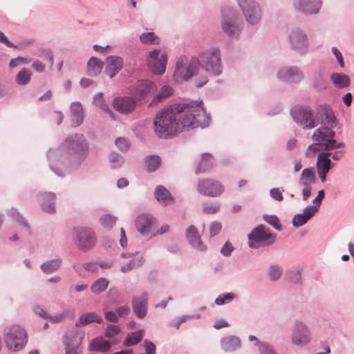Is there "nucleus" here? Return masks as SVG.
I'll return each instance as SVG.
<instances>
[{
    "mask_svg": "<svg viewBox=\"0 0 354 354\" xmlns=\"http://www.w3.org/2000/svg\"><path fill=\"white\" fill-rule=\"evenodd\" d=\"M154 219L152 215L142 214L139 215L136 220V227L137 230L142 235L149 234Z\"/></svg>",
    "mask_w": 354,
    "mask_h": 354,
    "instance_id": "nucleus-20",
    "label": "nucleus"
},
{
    "mask_svg": "<svg viewBox=\"0 0 354 354\" xmlns=\"http://www.w3.org/2000/svg\"><path fill=\"white\" fill-rule=\"evenodd\" d=\"M156 201L164 206L174 202L170 192L162 185L156 186Z\"/></svg>",
    "mask_w": 354,
    "mask_h": 354,
    "instance_id": "nucleus-26",
    "label": "nucleus"
},
{
    "mask_svg": "<svg viewBox=\"0 0 354 354\" xmlns=\"http://www.w3.org/2000/svg\"><path fill=\"white\" fill-rule=\"evenodd\" d=\"M167 65V52L156 49V75H162L165 72Z\"/></svg>",
    "mask_w": 354,
    "mask_h": 354,
    "instance_id": "nucleus-32",
    "label": "nucleus"
},
{
    "mask_svg": "<svg viewBox=\"0 0 354 354\" xmlns=\"http://www.w3.org/2000/svg\"><path fill=\"white\" fill-rule=\"evenodd\" d=\"M212 167V156L210 153H204L202 154L201 162L196 169V174L207 171L211 169Z\"/></svg>",
    "mask_w": 354,
    "mask_h": 354,
    "instance_id": "nucleus-36",
    "label": "nucleus"
},
{
    "mask_svg": "<svg viewBox=\"0 0 354 354\" xmlns=\"http://www.w3.org/2000/svg\"><path fill=\"white\" fill-rule=\"evenodd\" d=\"M32 72L30 69L23 68L16 75V82L21 86L26 85L30 81Z\"/></svg>",
    "mask_w": 354,
    "mask_h": 354,
    "instance_id": "nucleus-41",
    "label": "nucleus"
},
{
    "mask_svg": "<svg viewBox=\"0 0 354 354\" xmlns=\"http://www.w3.org/2000/svg\"><path fill=\"white\" fill-rule=\"evenodd\" d=\"M283 189H280L279 188H272L270 190V196L277 201H282L283 200V196L282 195V192Z\"/></svg>",
    "mask_w": 354,
    "mask_h": 354,
    "instance_id": "nucleus-63",
    "label": "nucleus"
},
{
    "mask_svg": "<svg viewBox=\"0 0 354 354\" xmlns=\"http://www.w3.org/2000/svg\"><path fill=\"white\" fill-rule=\"evenodd\" d=\"M201 64L198 58L192 56L190 59L185 56L178 58L173 73V80L176 83L188 81L199 74Z\"/></svg>",
    "mask_w": 354,
    "mask_h": 354,
    "instance_id": "nucleus-4",
    "label": "nucleus"
},
{
    "mask_svg": "<svg viewBox=\"0 0 354 354\" xmlns=\"http://www.w3.org/2000/svg\"><path fill=\"white\" fill-rule=\"evenodd\" d=\"M283 273L282 268L277 264H272L268 268V277L270 281H278Z\"/></svg>",
    "mask_w": 354,
    "mask_h": 354,
    "instance_id": "nucleus-43",
    "label": "nucleus"
},
{
    "mask_svg": "<svg viewBox=\"0 0 354 354\" xmlns=\"http://www.w3.org/2000/svg\"><path fill=\"white\" fill-rule=\"evenodd\" d=\"M73 236L75 245L82 252L91 250L97 241L95 232L89 227H75Z\"/></svg>",
    "mask_w": 354,
    "mask_h": 354,
    "instance_id": "nucleus-9",
    "label": "nucleus"
},
{
    "mask_svg": "<svg viewBox=\"0 0 354 354\" xmlns=\"http://www.w3.org/2000/svg\"><path fill=\"white\" fill-rule=\"evenodd\" d=\"M209 120L202 100L174 104L156 115V134L162 138H170L183 131L207 127Z\"/></svg>",
    "mask_w": 354,
    "mask_h": 354,
    "instance_id": "nucleus-1",
    "label": "nucleus"
},
{
    "mask_svg": "<svg viewBox=\"0 0 354 354\" xmlns=\"http://www.w3.org/2000/svg\"><path fill=\"white\" fill-rule=\"evenodd\" d=\"M140 40L143 44H152L155 41V33L153 32H144L140 35Z\"/></svg>",
    "mask_w": 354,
    "mask_h": 354,
    "instance_id": "nucleus-56",
    "label": "nucleus"
},
{
    "mask_svg": "<svg viewBox=\"0 0 354 354\" xmlns=\"http://www.w3.org/2000/svg\"><path fill=\"white\" fill-rule=\"evenodd\" d=\"M104 63L95 57H91L87 63L89 75L96 76L100 73Z\"/></svg>",
    "mask_w": 354,
    "mask_h": 354,
    "instance_id": "nucleus-33",
    "label": "nucleus"
},
{
    "mask_svg": "<svg viewBox=\"0 0 354 354\" xmlns=\"http://www.w3.org/2000/svg\"><path fill=\"white\" fill-rule=\"evenodd\" d=\"M72 126L79 127L84 120V113L82 104L75 102L70 106Z\"/></svg>",
    "mask_w": 354,
    "mask_h": 354,
    "instance_id": "nucleus-23",
    "label": "nucleus"
},
{
    "mask_svg": "<svg viewBox=\"0 0 354 354\" xmlns=\"http://www.w3.org/2000/svg\"><path fill=\"white\" fill-rule=\"evenodd\" d=\"M248 245L250 248L257 249L260 246L270 245L275 241V236L265 230L263 224L257 225L248 236Z\"/></svg>",
    "mask_w": 354,
    "mask_h": 354,
    "instance_id": "nucleus-11",
    "label": "nucleus"
},
{
    "mask_svg": "<svg viewBox=\"0 0 354 354\" xmlns=\"http://www.w3.org/2000/svg\"><path fill=\"white\" fill-rule=\"evenodd\" d=\"M197 191L203 196L216 197L224 192V187L215 179L206 178L198 181Z\"/></svg>",
    "mask_w": 354,
    "mask_h": 354,
    "instance_id": "nucleus-13",
    "label": "nucleus"
},
{
    "mask_svg": "<svg viewBox=\"0 0 354 354\" xmlns=\"http://www.w3.org/2000/svg\"><path fill=\"white\" fill-rule=\"evenodd\" d=\"M29 62H30V60L28 59L19 56L17 57L10 59V63H9V66L10 68H15L20 64H28Z\"/></svg>",
    "mask_w": 354,
    "mask_h": 354,
    "instance_id": "nucleus-60",
    "label": "nucleus"
},
{
    "mask_svg": "<svg viewBox=\"0 0 354 354\" xmlns=\"http://www.w3.org/2000/svg\"><path fill=\"white\" fill-rule=\"evenodd\" d=\"M103 319L101 316L98 315L95 313H86L81 315L75 322V327H80L88 324L96 322L101 324Z\"/></svg>",
    "mask_w": 354,
    "mask_h": 354,
    "instance_id": "nucleus-27",
    "label": "nucleus"
},
{
    "mask_svg": "<svg viewBox=\"0 0 354 354\" xmlns=\"http://www.w3.org/2000/svg\"><path fill=\"white\" fill-rule=\"evenodd\" d=\"M197 57L200 61L201 69L215 76L222 73L221 52L218 48H214L211 50L203 52Z\"/></svg>",
    "mask_w": 354,
    "mask_h": 354,
    "instance_id": "nucleus-6",
    "label": "nucleus"
},
{
    "mask_svg": "<svg viewBox=\"0 0 354 354\" xmlns=\"http://www.w3.org/2000/svg\"><path fill=\"white\" fill-rule=\"evenodd\" d=\"M88 144L82 134L67 136L62 145L47 152L50 170L59 176H63L68 166L78 167L87 158Z\"/></svg>",
    "mask_w": 354,
    "mask_h": 354,
    "instance_id": "nucleus-2",
    "label": "nucleus"
},
{
    "mask_svg": "<svg viewBox=\"0 0 354 354\" xmlns=\"http://www.w3.org/2000/svg\"><path fill=\"white\" fill-rule=\"evenodd\" d=\"M84 333L73 328L67 330L63 336L66 354H80V345Z\"/></svg>",
    "mask_w": 354,
    "mask_h": 354,
    "instance_id": "nucleus-12",
    "label": "nucleus"
},
{
    "mask_svg": "<svg viewBox=\"0 0 354 354\" xmlns=\"http://www.w3.org/2000/svg\"><path fill=\"white\" fill-rule=\"evenodd\" d=\"M222 229V224L218 221H213L210 223L209 230L211 237L217 235Z\"/></svg>",
    "mask_w": 354,
    "mask_h": 354,
    "instance_id": "nucleus-58",
    "label": "nucleus"
},
{
    "mask_svg": "<svg viewBox=\"0 0 354 354\" xmlns=\"http://www.w3.org/2000/svg\"><path fill=\"white\" fill-rule=\"evenodd\" d=\"M146 62L151 73H155V49L149 53Z\"/></svg>",
    "mask_w": 354,
    "mask_h": 354,
    "instance_id": "nucleus-59",
    "label": "nucleus"
},
{
    "mask_svg": "<svg viewBox=\"0 0 354 354\" xmlns=\"http://www.w3.org/2000/svg\"><path fill=\"white\" fill-rule=\"evenodd\" d=\"M173 88L169 85H163L156 93V102L163 100L173 94Z\"/></svg>",
    "mask_w": 354,
    "mask_h": 354,
    "instance_id": "nucleus-45",
    "label": "nucleus"
},
{
    "mask_svg": "<svg viewBox=\"0 0 354 354\" xmlns=\"http://www.w3.org/2000/svg\"><path fill=\"white\" fill-rule=\"evenodd\" d=\"M294 121L304 129H312L319 124L334 127L336 118L330 106L319 105L316 110L306 105L296 106L291 109Z\"/></svg>",
    "mask_w": 354,
    "mask_h": 354,
    "instance_id": "nucleus-3",
    "label": "nucleus"
},
{
    "mask_svg": "<svg viewBox=\"0 0 354 354\" xmlns=\"http://www.w3.org/2000/svg\"><path fill=\"white\" fill-rule=\"evenodd\" d=\"M281 81L297 84L304 77L302 71L297 66H283L279 68L277 75Z\"/></svg>",
    "mask_w": 354,
    "mask_h": 354,
    "instance_id": "nucleus-15",
    "label": "nucleus"
},
{
    "mask_svg": "<svg viewBox=\"0 0 354 354\" xmlns=\"http://www.w3.org/2000/svg\"><path fill=\"white\" fill-rule=\"evenodd\" d=\"M121 332V328L118 325L109 324L106 326L104 336L107 338H112Z\"/></svg>",
    "mask_w": 354,
    "mask_h": 354,
    "instance_id": "nucleus-51",
    "label": "nucleus"
},
{
    "mask_svg": "<svg viewBox=\"0 0 354 354\" xmlns=\"http://www.w3.org/2000/svg\"><path fill=\"white\" fill-rule=\"evenodd\" d=\"M145 168L149 173L155 171V155H148L145 158Z\"/></svg>",
    "mask_w": 354,
    "mask_h": 354,
    "instance_id": "nucleus-53",
    "label": "nucleus"
},
{
    "mask_svg": "<svg viewBox=\"0 0 354 354\" xmlns=\"http://www.w3.org/2000/svg\"><path fill=\"white\" fill-rule=\"evenodd\" d=\"M186 238L193 248L199 250H204L205 249L202 244L201 237L195 226L190 225L187 228Z\"/></svg>",
    "mask_w": 354,
    "mask_h": 354,
    "instance_id": "nucleus-22",
    "label": "nucleus"
},
{
    "mask_svg": "<svg viewBox=\"0 0 354 354\" xmlns=\"http://www.w3.org/2000/svg\"><path fill=\"white\" fill-rule=\"evenodd\" d=\"M62 259L59 257L48 260L40 265L41 270L46 274L57 272L61 267Z\"/></svg>",
    "mask_w": 354,
    "mask_h": 354,
    "instance_id": "nucleus-28",
    "label": "nucleus"
},
{
    "mask_svg": "<svg viewBox=\"0 0 354 354\" xmlns=\"http://www.w3.org/2000/svg\"><path fill=\"white\" fill-rule=\"evenodd\" d=\"M325 192L324 189L319 190L318 192L317 196L313 201V205L308 206L312 211L315 213H317L319 207L322 204V201L324 198Z\"/></svg>",
    "mask_w": 354,
    "mask_h": 354,
    "instance_id": "nucleus-48",
    "label": "nucleus"
},
{
    "mask_svg": "<svg viewBox=\"0 0 354 354\" xmlns=\"http://www.w3.org/2000/svg\"><path fill=\"white\" fill-rule=\"evenodd\" d=\"M314 182L301 180V179H299V184L304 187L302 189V196L304 201H306L310 197L312 191L311 185Z\"/></svg>",
    "mask_w": 354,
    "mask_h": 354,
    "instance_id": "nucleus-50",
    "label": "nucleus"
},
{
    "mask_svg": "<svg viewBox=\"0 0 354 354\" xmlns=\"http://www.w3.org/2000/svg\"><path fill=\"white\" fill-rule=\"evenodd\" d=\"M292 49L300 54L308 51V41L306 33L300 29L293 30L288 37Z\"/></svg>",
    "mask_w": 354,
    "mask_h": 354,
    "instance_id": "nucleus-14",
    "label": "nucleus"
},
{
    "mask_svg": "<svg viewBox=\"0 0 354 354\" xmlns=\"http://www.w3.org/2000/svg\"><path fill=\"white\" fill-rule=\"evenodd\" d=\"M241 346V342L239 337L228 335L221 339V347L226 353L234 352Z\"/></svg>",
    "mask_w": 354,
    "mask_h": 354,
    "instance_id": "nucleus-21",
    "label": "nucleus"
},
{
    "mask_svg": "<svg viewBox=\"0 0 354 354\" xmlns=\"http://www.w3.org/2000/svg\"><path fill=\"white\" fill-rule=\"evenodd\" d=\"M220 208V205L218 203L212 204L205 203L203 206V211L205 214H211L216 213Z\"/></svg>",
    "mask_w": 354,
    "mask_h": 354,
    "instance_id": "nucleus-57",
    "label": "nucleus"
},
{
    "mask_svg": "<svg viewBox=\"0 0 354 354\" xmlns=\"http://www.w3.org/2000/svg\"><path fill=\"white\" fill-rule=\"evenodd\" d=\"M56 196L53 192L41 193L39 195V202L42 210L46 213L53 214L55 208Z\"/></svg>",
    "mask_w": 354,
    "mask_h": 354,
    "instance_id": "nucleus-19",
    "label": "nucleus"
},
{
    "mask_svg": "<svg viewBox=\"0 0 354 354\" xmlns=\"http://www.w3.org/2000/svg\"><path fill=\"white\" fill-rule=\"evenodd\" d=\"M323 143L321 142H317L315 143H313L310 145L307 149L306 152V155L307 156H310L315 154L317 151H324V147H322Z\"/></svg>",
    "mask_w": 354,
    "mask_h": 354,
    "instance_id": "nucleus-54",
    "label": "nucleus"
},
{
    "mask_svg": "<svg viewBox=\"0 0 354 354\" xmlns=\"http://www.w3.org/2000/svg\"><path fill=\"white\" fill-rule=\"evenodd\" d=\"M289 280L294 284L301 283V270L298 268H293L288 271Z\"/></svg>",
    "mask_w": 354,
    "mask_h": 354,
    "instance_id": "nucleus-44",
    "label": "nucleus"
},
{
    "mask_svg": "<svg viewBox=\"0 0 354 354\" xmlns=\"http://www.w3.org/2000/svg\"><path fill=\"white\" fill-rule=\"evenodd\" d=\"M234 250V248L230 241H226L221 249V253L224 257H230Z\"/></svg>",
    "mask_w": 354,
    "mask_h": 354,
    "instance_id": "nucleus-61",
    "label": "nucleus"
},
{
    "mask_svg": "<svg viewBox=\"0 0 354 354\" xmlns=\"http://www.w3.org/2000/svg\"><path fill=\"white\" fill-rule=\"evenodd\" d=\"M259 352L260 354H277L274 348L266 342L265 344H260Z\"/></svg>",
    "mask_w": 354,
    "mask_h": 354,
    "instance_id": "nucleus-62",
    "label": "nucleus"
},
{
    "mask_svg": "<svg viewBox=\"0 0 354 354\" xmlns=\"http://www.w3.org/2000/svg\"><path fill=\"white\" fill-rule=\"evenodd\" d=\"M312 341L310 327L302 320L295 319L290 334L291 344L298 348H304Z\"/></svg>",
    "mask_w": 354,
    "mask_h": 354,
    "instance_id": "nucleus-8",
    "label": "nucleus"
},
{
    "mask_svg": "<svg viewBox=\"0 0 354 354\" xmlns=\"http://www.w3.org/2000/svg\"><path fill=\"white\" fill-rule=\"evenodd\" d=\"M111 344L109 341L105 340L102 337L93 339L88 345V349L90 351H99L106 353L110 351Z\"/></svg>",
    "mask_w": 354,
    "mask_h": 354,
    "instance_id": "nucleus-25",
    "label": "nucleus"
},
{
    "mask_svg": "<svg viewBox=\"0 0 354 354\" xmlns=\"http://www.w3.org/2000/svg\"><path fill=\"white\" fill-rule=\"evenodd\" d=\"M239 6L245 21L250 26L257 25L262 17V10L254 0H238Z\"/></svg>",
    "mask_w": 354,
    "mask_h": 354,
    "instance_id": "nucleus-10",
    "label": "nucleus"
},
{
    "mask_svg": "<svg viewBox=\"0 0 354 354\" xmlns=\"http://www.w3.org/2000/svg\"><path fill=\"white\" fill-rule=\"evenodd\" d=\"M116 221V217L113 216L110 214H105L100 218V222L101 225L108 230H110L115 225Z\"/></svg>",
    "mask_w": 354,
    "mask_h": 354,
    "instance_id": "nucleus-47",
    "label": "nucleus"
},
{
    "mask_svg": "<svg viewBox=\"0 0 354 354\" xmlns=\"http://www.w3.org/2000/svg\"><path fill=\"white\" fill-rule=\"evenodd\" d=\"M136 106L134 99L131 97H118L113 100V106L115 111L122 114L132 113Z\"/></svg>",
    "mask_w": 354,
    "mask_h": 354,
    "instance_id": "nucleus-17",
    "label": "nucleus"
},
{
    "mask_svg": "<svg viewBox=\"0 0 354 354\" xmlns=\"http://www.w3.org/2000/svg\"><path fill=\"white\" fill-rule=\"evenodd\" d=\"M234 295L232 293H223L216 298L214 302L216 305H223L230 303L234 299Z\"/></svg>",
    "mask_w": 354,
    "mask_h": 354,
    "instance_id": "nucleus-52",
    "label": "nucleus"
},
{
    "mask_svg": "<svg viewBox=\"0 0 354 354\" xmlns=\"http://www.w3.org/2000/svg\"><path fill=\"white\" fill-rule=\"evenodd\" d=\"M8 215L10 216L14 221H15L19 225L26 228L27 230H30V227L27 221L23 217V216L18 212L17 209L14 207L10 209L8 211Z\"/></svg>",
    "mask_w": 354,
    "mask_h": 354,
    "instance_id": "nucleus-40",
    "label": "nucleus"
},
{
    "mask_svg": "<svg viewBox=\"0 0 354 354\" xmlns=\"http://www.w3.org/2000/svg\"><path fill=\"white\" fill-rule=\"evenodd\" d=\"M109 281L104 277H100L95 280L91 286V290L95 295H99L104 292L109 286Z\"/></svg>",
    "mask_w": 354,
    "mask_h": 354,
    "instance_id": "nucleus-38",
    "label": "nucleus"
},
{
    "mask_svg": "<svg viewBox=\"0 0 354 354\" xmlns=\"http://www.w3.org/2000/svg\"><path fill=\"white\" fill-rule=\"evenodd\" d=\"M4 341L10 351H20L27 342L26 332L19 325H12L7 327L4 330Z\"/></svg>",
    "mask_w": 354,
    "mask_h": 354,
    "instance_id": "nucleus-7",
    "label": "nucleus"
},
{
    "mask_svg": "<svg viewBox=\"0 0 354 354\" xmlns=\"http://www.w3.org/2000/svg\"><path fill=\"white\" fill-rule=\"evenodd\" d=\"M330 79L334 86L339 89L346 88L350 84L349 77L344 73H333Z\"/></svg>",
    "mask_w": 354,
    "mask_h": 354,
    "instance_id": "nucleus-34",
    "label": "nucleus"
},
{
    "mask_svg": "<svg viewBox=\"0 0 354 354\" xmlns=\"http://www.w3.org/2000/svg\"><path fill=\"white\" fill-rule=\"evenodd\" d=\"M299 179H301V180L315 182V176L313 171V169L306 168L303 169Z\"/></svg>",
    "mask_w": 354,
    "mask_h": 354,
    "instance_id": "nucleus-55",
    "label": "nucleus"
},
{
    "mask_svg": "<svg viewBox=\"0 0 354 354\" xmlns=\"http://www.w3.org/2000/svg\"><path fill=\"white\" fill-rule=\"evenodd\" d=\"M263 219L276 230L281 231L282 230V225L280 223L279 218L276 215L265 214L263 215Z\"/></svg>",
    "mask_w": 354,
    "mask_h": 354,
    "instance_id": "nucleus-46",
    "label": "nucleus"
},
{
    "mask_svg": "<svg viewBox=\"0 0 354 354\" xmlns=\"http://www.w3.org/2000/svg\"><path fill=\"white\" fill-rule=\"evenodd\" d=\"M315 214L316 213L308 208V207H305L303 213L297 214L293 216L292 219V226L294 227L298 228L305 225L311 218L315 216Z\"/></svg>",
    "mask_w": 354,
    "mask_h": 354,
    "instance_id": "nucleus-24",
    "label": "nucleus"
},
{
    "mask_svg": "<svg viewBox=\"0 0 354 354\" xmlns=\"http://www.w3.org/2000/svg\"><path fill=\"white\" fill-rule=\"evenodd\" d=\"M133 310L140 318L145 316L147 313V299L145 296L133 299Z\"/></svg>",
    "mask_w": 354,
    "mask_h": 354,
    "instance_id": "nucleus-30",
    "label": "nucleus"
},
{
    "mask_svg": "<svg viewBox=\"0 0 354 354\" xmlns=\"http://www.w3.org/2000/svg\"><path fill=\"white\" fill-rule=\"evenodd\" d=\"M320 0H295V8L305 15L317 14L321 8Z\"/></svg>",
    "mask_w": 354,
    "mask_h": 354,
    "instance_id": "nucleus-16",
    "label": "nucleus"
},
{
    "mask_svg": "<svg viewBox=\"0 0 354 354\" xmlns=\"http://www.w3.org/2000/svg\"><path fill=\"white\" fill-rule=\"evenodd\" d=\"M109 159H110L111 166L113 168L120 167L124 162V159L121 155L114 153V152H113L110 154Z\"/></svg>",
    "mask_w": 354,
    "mask_h": 354,
    "instance_id": "nucleus-49",
    "label": "nucleus"
},
{
    "mask_svg": "<svg viewBox=\"0 0 354 354\" xmlns=\"http://www.w3.org/2000/svg\"><path fill=\"white\" fill-rule=\"evenodd\" d=\"M124 66L123 58L118 55H110L106 59V72L113 78L122 70Z\"/></svg>",
    "mask_w": 354,
    "mask_h": 354,
    "instance_id": "nucleus-18",
    "label": "nucleus"
},
{
    "mask_svg": "<svg viewBox=\"0 0 354 354\" xmlns=\"http://www.w3.org/2000/svg\"><path fill=\"white\" fill-rule=\"evenodd\" d=\"M241 22L236 11L230 7H225L221 10V28L223 32L232 39L237 38L242 30Z\"/></svg>",
    "mask_w": 354,
    "mask_h": 354,
    "instance_id": "nucleus-5",
    "label": "nucleus"
},
{
    "mask_svg": "<svg viewBox=\"0 0 354 354\" xmlns=\"http://www.w3.org/2000/svg\"><path fill=\"white\" fill-rule=\"evenodd\" d=\"M152 88V82L146 80H140L138 82L134 94L139 100H142L150 93Z\"/></svg>",
    "mask_w": 354,
    "mask_h": 354,
    "instance_id": "nucleus-29",
    "label": "nucleus"
},
{
    "mask_svg": "<svg viewBox=\"0 0 354 354\" xmlns=\"http://www.w3.org/2000/svg\"><path fill=\"white\" fill-rule=\"evenodd\" d=\"M331 153L322 152L318 155L317 161V169L330 171L334 166V163L329 158Z\"/></svg>",
    "mask_w": 354,
    "mask_h": 354,
    "instance_id": "nucleus-31",
    "label": "nucleus"
},
{
    "mask_svg": "<svg viewBox=\"0 0 354 354\" xmlns=\"http://www.w3.org/2000/svg\"><path fill=\"white\" fill-rule=\"evenodd\" d=\"M323 127L317 129L312 136V139L316 142L324 141L326 140Z\"/></svg>",
    "mask_w": 354,
    "mask_h": 354,
    "instance_id": "nucleus-64",
    "label": "nucleus"
},
{
    "mask_svg": "<svg viewBox=\"0 0 354 354\" xmlns=\"http://www.w3.org/2000/svg\"><path fill=\"white\" fill-rule=\"evenodd\" d=\"M313 84L319 91L326 89L327 87L326 75L321 71H316L313 75Z\"/></svg>",
    "mask_w": 354,
    "mask_h": 354,
    "instance_id": "nucleus-37",
    "label": "nucleus"
},
{
    "mask_svg": "<svg viewBox=\"0 0 354 354\" xmlns=\"http://www.w3.org/2000/svg\"><path fill=\"white\" fill-rule=\"evenodd\" d=\"M144 263L143 257H135L133 258L129 262L126 264L121 266L120 270L123 273L129 272L134 269H136L141 266Z\"/></svg>",
    "mask_w": 354,
    "mask_h": 354,
    "instance_id": "nucleus-39",
    "label": "nucleus"
},
{
    "mask_svg": "<svg viewBox=\"0 0 354 354\" xmlns=\"http://www.w3.org/2000/svg\"><path fill=\"white\" fill-rule=\"evenodd\" d=\"M93 103L102 111L109 113L112 120H116L114 113L111 111L109 104L104 99L102 93H97L94 95Z\"/></svg>",
    "mask_w": 354,
    "mask_h": 354,
    "instance_id": "nucleus-35",
    "label": "nucleus"
},
{
    "mask_svg": "<svg viewBox=\"0 0 354 354\" xmlns=\"http://www.w3.org/2000/svg\"><path fill=\"white\" fill-rule=\"evenodd\" d=\"M142 338V333L141 330L132 332L131 333L128 334L124 342V344L126 346H134L140 342Z\"/></svg>",
    "mask_w": 354,
    "mask_h": 354,
    "instance_id": "nucleus-42",
    "label": "nucleus"
}]
</instances>
